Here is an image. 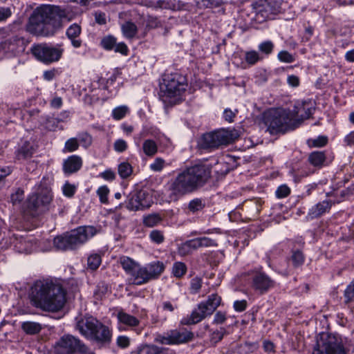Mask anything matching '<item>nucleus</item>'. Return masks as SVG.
<instances>
[{"label":"nucleus","instance_id":"f257e3e1","mask_svg":"<svg viewBox=\"0 0 354 354\" xmlns=\"http://www.w3.org/2000/svg\"><path fill=\"white\" fill-rule=\"evenodd\" d=\"M212 176V166L195 164L180 171L167 183L170 201H177L181 197L194 193L203 187Z\"/></svg>","mask_w":354,"mask_h":354},{"label":"nucleus","instance_id":"f03ea898","mask_svg":"<svg viewBox=\"0 0 354 354\" xmlns=\"http://www.w3.org/2000/svg\"><path fill=\"white\" fill-rule=\"evenodd\" d=\"M64 20H70L65 10L55 6H42L30 16L26 30L36 36H52L62 26Z\"/></svg>","mask_w":354,"mask_h":354},{"label":"nucleus","instance_id":"7ed1b4c3","mask_svg":"<svg viewBox=\"0 0 354 354\" xmlns=\"http://www.w3.org/2000/svg\"><path fill=\"white\" fill-rule=\"evenodd\" d=\"M32 304L44 311L57 312L66 302L65 292L61 285L51 279H39L30 288Z\"/></svg>","mask_w":354,"mask_h":354},{"label":"nucleus","instance_id":"20e7f679","mask_svg":"<svg viewBox=\"0 0 354 354\" xmlns=\"http://www.w3.org/2000/svg\"><path fill=\"white\" fill-rule=\"evenodd\" d=\"M263 120L271 134L284 133L297 129L291 110L287 109H269L263 113Z\"/></svg>","mask_w":354,"mask_h":354},{"label":"nucleus","instance_id":"39448f33","mask_svg":"<svg viewBox=\"0 0 354 354\" xmlns=\"http://www.w3.org/2000/svg\"><path fill=\"white\" fill-rule=\"evenodd\" d=\"M97 232L93 226H80L62 236L55 237L53 241L54 245L61 250H73L85 243Z\"/></svg>","mask_w":354,"mask_h":354},{"label":"nucleus","instance_id":"423d86ee","mask_svg":"<svg viewBox=\"0 0 354 354\" xmlns=\"http://www.w3.org/2000/svg\"><path fill=\"white\" fill-rule=\"evenodd\" d=\"M76 328L87 339L99 344H107L111 340L109 328L97 319L89 317L81 319L77 322Z\"/></svg>","mask_w":354,"mask_h":354},{"label":"nucleus","instance_id":"0eeeda50","mask_svg":"<svg viewBox=\"0 0 354 354\" xmlns=\"http://www.w3.org/2000/svg\"><path fill=\"white\" fill-rule=\"evenodd\" d=\"M221 303V297L217 294H212L205 301L199 303L189 315L184 317L180 320V324L189 326L199 323L212 315Z\"/></svg>","mask_w":354,"mask_h":354},{"label":"nucleus","instance_id":"6e6552de","mask_svg":"<svg viewBox=\"0 0 354 354\" xmlns=\"http://www.w3.org/2000/svg\"><path fill=\"white\" fill-rule=\"evenodd\" d=\"M239 137V131L234 129H220L204 134L199 141V146L204 149L218 148L233 142Z\"/></svg>","mask_w":354,"mask_h":354},{"label":"nucleus","instance_id":"1a4fd4ad","mask_svg":"<svg viewBox=\"0 0 354 354\" xmlns=\"http://www.w3.org/2000/svg\"><path fill=\"white\" fill-rule=\"evenodd\" d=\"M53 196L47 187L39 186L27 200L26 209L33 216L48 210Z\"/></svg>","mask_w":354,"mask_h":354},{"label":"nucleus","instance_id":"9d476101","mask_svg":"<svg viewBox=\"0 0 354 354\" xmlns=\"http://www.w3.org/2000/svg\"><path fill=\"white\" fill-rule=\"evenodd\" d=\"M30 50L37 60L45 64L59 61L64 52L62 44L53 46L46 43L35 44Z\"/></svg>","mask_w":354,"mask_h":354},{"label":"nucleus","instance_id":"9b49d317","mask_svg":"<svg viewBox=\"0 0 354 354\" xmlns=\"http://www.w3.org/2000/svg\"><path fill=\"white\" fill-rule=\"evenodd\" d=\"M186 79L184 76L174 73L164 79V85L160 89V96L166 102L168 100L180 96L187 88Z\"/></svg>","mask_w":354,"mask_h":354},{"label":"nucleus","instance_id":"f8f14e48","mask_svg":"<svg viewBox=\"0 0 354 354\" xmlns=\"http://www.w3.org/2000/svg\"><path fill=\"white\" fill-rule=\"evenodd\" d=\"M313 354H347L340 337L324 334L314 347Z\"/></svg>","mask_w":354,"mask_h":354},{"label":"nucleus","instance_id":"ddd939ff","mask_svg":"<svg viewBox=\"0 0 354 354\" xmlns=\"http://www.w3.org/2000/svg\"><path fill=\"white\" fill-rule=\"evenodd\" d=\"M86 345L72 335H64L54 345L55 354H86Z\"/></svg>","mask_w":354,"mask_h":354},{"label":"nucleus","instance_id":"4468645a","mask_svg":"<svg viewBox=\"0 0 354 354\" xmlns=\"http://www.w3.org/2000/svg\"><path fill=\"white\" fill-rule=\"evenodd\" d=\"M151 203V197L149 193L144 190H140L130 196L127 203V208L131 211H138L149 208Z\"/></svg>","mask_w":354,"mask_h":354},{"label":"nucleus","instance_id":"2eb2a0df","mask_svg":"<svg viewBox=\"0 0 354 354\" xmlns=\"http://www.w3.org/2000/svg\"><path fill=\"white\" fill-rule=\"evenodd\" d=\"M314 108L310 102H297L291 110L292 117L295 122L296 127H299L304 120L308 119L313 114Z\"/></svg>","mask_w":354,"mask_h":354},{"label":"nucleus","instance_id":"dca6fc26","mask_svg":"<svg viewBox=\"0 0 354 354\" xmlns=\"http://www.w3.org/2000/svg\"><path fill=\"white\" fill-rule=\"evenodd\" d=\"M275 282L264 272H256L252 278V288L259 292L264 294L272 288Z\"/></svg>","mask_w":354,"mask_h":354},{"label":"nucleus","instance_id":"f3484780","mask_svg":"<svg viewBox=\"0 0 354 354\" xmlns=\"http://www.w3.org/2000/svg\"><path fill=\"white\" fill-rule=\"evenodd\" d=\"M169 332L171 345L187 343L194 339V333L186 328L171 330Z\"/></svg>","mask_w":354,"mask_h":354},{"label":"nucleus","instance_id":"a211bd4d","mask_svg":"<svg viewBox=\"0 0 354 354\" xmlns=\"http://www.w3.org/2000/svg\"><path fill=\"white\" fill-rule=\"evenodd\" d=\"M169 348L153 344L142 343L131 352V354H169Z\"/></svg>","mask_w":354,"mask_h":354},{"label":"nucleus","instance_id":"6ab92c4d","mask_svg":"<svg viewBox=\"0 0 354 354\" xmlns=\"http://www.w3.org/2000/svg\"><path fill=\"white\" fill-rule=\"evenodd\" d=\"M82 159L80 156L73 155L68 157L63 162L64 174L70 175L77 172L82 167Z\"/></svg>","mask_w":354,"mask_h":354},{"label":"nucleus","instance_id":"aec40b11","mask_svg":"<svg viewBox=\"0 0 354 354\" xmlns=\"http://www.w3.org/2000/svg\"><path fill=\"white\" fill-rule=\"evenodd\" d=\"M333 204H334V202L330 200H324L318 203L309 209L307 216L308 218L314 219L320 217L324 214L329 212Z\"/></svg>","mask_w":354,"mask_h":354},{"label":"nucleus","instance_id":"412c9836","mask_svg":"<svg viewBox=\"0 0 354 354\" xmlns=\"http://www.w3.org/2000/svg\"><path fill=\"white\" fill-rule=\"evenodd\" d=\"M81 32V27L77 24L71 25L66 30V35L74 48H77L82 46V40L80 38Z\"/></svg>","mask_w":354,"mask_h":354},{"label":"nucleus","instance_id":"4be33fe9","mask_svg":"<svg viewBox=\"0 0 354 354\" xmlns=\"http://www.w3.org/2000/svg\"><path fill=\"white\" fill-rule=\"evenodd\" d=\"M118 322L131 329L138 327L140 325V320L135 316L131 315L121 310L117 313Z\"/></svg>","mask_w":354,"mask_h":354},{"label":"nucleus","instance_id":"5701e85b","mask_svg":"<svg viewBox=\"0 0 354 354\" xmlns=\"http://www.w3.org/2000/svg\"><path fill=\"white\" fill-rule=\"evenodd\" d=\"M131 281L132 283L136 285H142L149 281L147 275V270L145 266L137 265L134 271L131 275Z\"/></svg>","mask_w":354,"mask_h":354},{"label":"nucleus","instance_id":"b1692460","mask_svg":"<svg viewBox=\"0 0 354 354\" xmlns=\"http://www.w3.org/2000/svg\"><path fill=\"white\" fill-rule=\"evenodd\" d=\"M149 281L157 279L164 271L165 265L160 261H153L145 266Z\"/></svg>","mask_w":354,"mask_h":354},{"label":"nucleus","instance_id":"393cba45","mask_svg":"<svg viewBox=\"0 0 354 354\" xmlns=\"http://www.w3.org/2000/svg\"><path fill=\"white\" fill-rule=\"evenodd\" d=\"M35 152L33 145L28 141H25L19 147L17 152V158L19 160H26L32 157Z\"/></svg>","mask_w":354,"mask_h":354},{"label":"nucleus","instance_id":"a878e982","mask_svg":"<svg viewBox=\"0 0 354 354\" xmlns=\"http://www.w3.org/2000/svg\"><path fill=\"white\" fill-rule=\"evenodd\" d=\"M32 241V238L20 240L15 244V248L20 253H30L36 249V245Z\"/></svg>","mask_w":354,"mask_h":354},{"label":"nucleus","instance_id":"bb28decb","mask_svg":"<svg viewBox=\"0 0 354 354\" xmlns=\"http://www.w3.org/2000/svg\"><path fill=\"white\" fill-rule=\"evenodd\" d=\"M326 159V154L324 151H313L308 156L309 162L314 167L320 168L324 165Z\"/></svg>","mask_w":354,"mask_h":354},{"label":"nucleus","instance_id":"cd10ccee","mask_svg":"<svg viewBox=\"0 0 354 354\" xmlns=\"http://www.w3.org/2000/svg\"><path fill=\"white\" fill-rule=\"evenodd\" d=\"M121 30L124 37L127 39H133L138 32L137 26L130 21H125L121 25Z\"/></svg>","mask_w":354,"mask_h":354},{"label":"nucleus","instance_id":"c85d7f7f","mask_svg":"<svg viewBox=\"0 0 354 354\" xmlns=\"http://www.w3.org/2000/svg\"><path fill=\"white\" fill-rule=\"evenodd\" d=\"M143 153L148 157L154 156L158 150L156 142L152 139H147L142 143Z\"/></svg>","mask_w":354,"mask_h":354},{"label":"nucleus","instance_id":"c756f323","mask_svg":"<svg viewBox=\"0 0 354 354\" xmlns=\"http://www.w3.org/2000/svg\"><path fill=\"white\" fill-rule=\"evenodd\" d=\"M21 328L28 335H35L39 333L42 327L39 323L34 322H25L21 324Z\"/></svg>","mask_w":354,"mask_h":354},{"label":"nucleus","instance_id":"7c9ffc66","mask_svg":"<svg viewBox=\"0 0 354 354\" xmlns=\"http://www.w3.org/2000/svg\"><path fill=\"white\" fill-rule=\"evenodd\" d=\"M205 207V201L202 198H196L189 201L187 205V209L189 212L195 214L202 211Z\"/></svg>","mask_w":354,"mask_h":354},{"label":"nucleus","instance_id":"2f4dec72","mask_svg":"<svg viewBox=\"0 0 354 354\" xmlns=\"http://www.w3.org/2000/svg\"><path fill=\"white\" fill-rule=\"evenodd\" d=\"M201 248L200 242L198 238L191 239L186 241L180 248V252L183 254L189 253L194 250H196Z\"/></svg>","mask_w":354,"mask_h":354},{"label":"nucleus","instance_id":"473e14b6","mask_svg":"<svg viewBox=\"0 0 354 354\" xmlns=\"http://www.w3.org/2000/svg\"><path fill=\"white\" fill-rule=\"evenodd\" d=\"M120 263L122 268L126 271L127 273H128L130 275H131V274L134 271V269L138 265L129 257L121 258Z\"/></svg>","mask_w":354,"mask_h":354},{"label":"nucleus","instance_id":"72a5a7b5","mask_svg":"<svg viewBox=\"0 0 354 354\" xmlns=\"http://www.w3.org/2000/svg\"><path fill=\"white\" fill-rule=\"evenodd\" d=\"M162 221V217L158 214H149L144 218L143 223L145 225L153 227L160 223Z\"/></svg>","mask_w":354,"mask_h":354},{"label":"nucleus","instance_id":"f704fd0d","mask_svg":"<svg viewBox=\"0 0 354 354\" xmlns=\"http://www.w3.org/2000/svg\"><path fill=\"white\" fill-rule=\"evenodd\" d=\"M304 259V255L301 251L297 250L292 252L290 260L295 268H298L303 265Z\"/></svg>","mask_w":354,"mask_h":354},{"label":"nucleus","instance_id":"c9c22d12","mask_svg":"<svg viewBox=\"0 0 354 354\" xmlns=\"http://www.w3.org/2000/svg\"><path fill=\"white\" fill-rule=\"evenodd\" d=\"M80 143L76 138H71L65 142L63 151L65 153L73 152L78 149Z\"/></svg>","mask_w":354,"mask_h":354},{"label":"nucleus","instance_id":"e433bc0d","mask_svg":"<svg viewBox=\"0 0 354 354\" xmlns=\"http://www.w3.org/2000/svg\"><path fill=\"white\" fill-rule=\"evenodd\" d=\"M132 171V167L129 162H124L118 165V174L122 178H127Z\"/></svg>","mask_w":354,"mask_h":354},{"label":"nucleus","instance_id":"4c0bfd02","mask_svg":"<svg viewBox=\"0 0 354 354\" xmlns=\"http://www.w3.org/2000/svg\"><path fill=\"white\" fill-rule=\"evenodd\" d=\"M186 271L187 266L184 263L176 262L174 263L172 273L176 277H182L186 273Z\"/></svg>","mask_w":354,"mask_h":354},{"label":"nucleus","instance_id":"58836bf2","mask_svg":"<svg viewBox=\"0 0 354 354\" xmlns=\"http://www.w3.org/2000/svg\"><path fill=\"white\" fill-rule=\"evenodd\" d=\"M102 259L100 255L97 254H91L88 257L87 264L88 267L94 270H96L101 264Z\"/></svg>","mask_w":354,"mask_h":354},{"label":"nucleus","instance_id":"ea45409f","mask_svg":"<svg viewBox=\"0 0 354 354\" xmlns=\"http://www.w3.org/2000/svg\"><path fill=\"white\" fill-rule=\"evenodd\" d=\"M129 112V108L127 106H120L112 111V116L116 120H120L125 117Z\"/></svg>","mask_w":354,"mask_h":354},{"label":"nucleus","instance_id":"a19ab883","mask_svg":"<svg viewBox=\"0 0 354 354\" xmlns=\"http://www.w3.org/2000/svg\"><path fill=\"white\" fill-rule=\"evenodd\" d=\"M165 160L160 157H158L150 164L149 168L154 172H160L165 168Z\"/></svg>","mask_w":354,"mask_h":354},{"label":"nucleus","instance_id":"79ce46f5","mask_svg":"<svg viewBox=\"0 0 354 354\" xmlns=\"http://www.w3.org/2000/svg\"><path fill=\"white\" fill-rule=\"evenodd\" d=\"M344 296L346 304L354 302V280L347 286L344 290Z\"/></svg>","mask_w":354,"mask_h":354},{"label":"nucleus","instance_id":"37998d69","mask_svg":"<svg viewBox=\"0 0 354 354\" xmlns=\"http://www.w3.org/2000/svg\"><path fill=\"white\" fill-rule=\"evenodd\" d=\"M260 59L259 53L255 50L248 51L245 54V59L250 65L255 64Z\"/></svg>","mask_w":354,"mask_h":354},{"label":"nucleus","instance_id":"c03bdc74","mask_svg":"<svg viewBox=\"0 0 354 354\" xmlns=\"http://www.w3.org/2000/svg\"><path fill=\"white\" fill-rule=\"evenodd\" d=\"M226 334V330L224 328H221L219 330L214 331L210 335V342L213 344H216L223 338Z\"/></svg>","mask_w":354,"mask_h":354},{"label":"nucleus","instance_id":"a18cd8bd","mask_svg":"<svg viewBox=\"0 0 354 354\" xmlns=\"http://www.w3.org/2000/svg\"><path fill=\"white\" fill-rule=\"evenodd\" d=\"M76 138H77L80 145L84 148L88 147L92 143L91 136L86 132L78 134Z\"/></svg>","mask_w":354,"mask_h":354},{"label":"nucleus","instance_id":"49530a36","mask_svg":"<svg viewBox=\"0 0 354 354\" xmlns=\"http://www.w3.org/2000/svg\"><path fill=\"white\" fill-rule=\"evenodd\" d=\"M109 189L107 186L104 185L100 187L97 190V194L99 196L100 201L102 203L106 204L108 203V195Z\"/></svg>","mask_w":354,"mask_h":354},{"label":"nucleus","instance_id":"de8ad7c7","mask_svg":"<svg viewBox=\"0 0 354 354\" xmlns=\"http://www.w3.org/2000/svg\"><path fill=\"white\" fill-rule=\"evenodd\" d=\"M144 21L147 29H153L160 26V21L156 17L147 16Z\"/></svg>","mask_w":354,"mask_h":354},{"label":"nucleus","instance_id":"09e8293b","mask_svg":"<svg viewBox=\"0 0 354 354\" xmlns=\"http://www.w3.org/2000/svg\"><path fill=\"white\" fill-rule=\"evenodd\" d=\"M278 59L284 63H292L295 61V57L286 50H281L279 53Z\"/></svg>","mask_w":354,"mask_h":354},{"label":"nucleus","instance_id":"8fccbe9b","mask_svg":"<svg viewBox=\"0 0 354 354\" xmlns=\"http://www.w3.org/2000/svg\"><path fill=\"white\" fill-rule=\"evenodd\" d=\"M223 3V0H201V2H198V3H201V6L210 8H218Z\"/></svg>","mask_w":354,"mask_h":354},{"label":"nucleus","instance_id":"3c124183","mask_svg":"<svg viewBox=\"0 0 354 354\" xmlns=\"http://www.w3.org/2000/svg\"><path fill=\"white\" fill-rule=\"evenodd\" d=\"M202 286V279L199 277H194L190 282V291L192 294L197 293Z\"/></svg>","mask_w":354,"mask_h":354},{"label":"nucleus","instance_id":"603ef678","mask_svg":"<svg viewBox=\"0 0 354 354\" xmlns=\"http://www.w3.org/2000/svg\"><path fill=\"white\" fill-rule=\"evenodd\" d=\"M128 145L127 142L123 139H118L113 144V148L115 151L122 153L127 149Z\"/></svg>","mask_w":354,"mask_h":354},{"label":"nucleus","instance_id":"864d4df0","mask_svg":"<svg viewBox=\"0 0 354 354\" xmlns=\"http://www.w3.org/2000/svg\"><path fill=\"white\" fill-rule=\"evenodd\" d=\"M274 44L271 41L262 42L259 46V50L267 55L270 54L273 50Z\"/></svg>","mask_w":354,"mask_h":354},{"label":"nucleus","instance_id":"5fc2aeb1","mask_svg":"<svg viewBox=\"0 0 354 354\" xmlns=\"http://www.w3.org/2000/svg\"><path fill=\"white\" fill-rule=\"evenodd\" d=\"M116 344L121 348H127L130 345V339L126 335H120L116 339Z\"/></svg>","mask_w":354,"mask_h":354},{"label":"nucleus","instance_id":"6e6d98bb","mask_svg":"<svg viewBox=\"0 0 354 354\" xmlns=\"http://www.w3.org/2000/svg\"><path fill=\"white\" fill-rule=\"evenodd\" d=\"M62 190L64 196L67 197H72L75 193L76 187L74 185L70 184L69 183L66 182L64 185Z\"/></svg>","mask_w":354,"mask_h":354},{"label":"nucleus","instance_id":"4d7b16f0","mask_svg":"<svg viewBox=\"0 0 354 354\" xmlns=\"http://www.w3.org/2000/svg\"><path fill=\"white\" fill-rule=\"evenodd\" d=\"M116 40L113 37H106L102 40V45L103 48L106 50H111L115 45Z\"/></svg>","mask_w":354,"mask_h":354},{"label":"nucleus","instance_id":"13d9d810","mask_svg":"<svg viewBox=\"0 0 354 354\" xmlns=\"http://www.w3.org/2000/svg\"><path fill=\"white\" fill-rule=\"evenodd\" d=\"M290 193V188L285 185L279 186L276 190V196L279 198H285L288 196Z\"/></svg>","mask_w":354,"mask_h":354},{"label":"nucleus","instance_id":"bf43d9fd","mask_svg":"<svg viewBox=\"0 0 354 354\" xmlns=\"http://www.w3.org/2000/svg\"><path fill=\"white\" fill-rule=\"evenodd\" d=\"M198 239L200 242L201 248L213 247V246L217 245L216 241H214L210 238L204 236V237H200Z\"/></svg>","mask_w":354,"mask_h":354},{"label":"nucleus","instance_id":"052dcab7","mask_svg":"<svg viewBox=\"0 0 354 354\" xmlns=\"http://www.w3.org/2000/svg\"><path fill=\"white\" fill-rule=\"evenodd\" d=\"M24 191L21 189H18L15 194H12L11 195L10 198L13 205H16L17 203H19L24 199Z\"/></svg>","mask_w":354,"mask_h":354},{"label":"nucleus","instance_id":"680f3d73","mask_svg":"<svg viewBox=\"0 0 354 354\" xmlns=\"http://www.w3.org/2000/svg\"><path fill=\"white\" fill-rule=\"evenodd\" d=\"M150 239L156 243H161L164 241V236L160 231L153 230L150 233Z\"/></svg>","mask_w":354,"mask_h":354},{"label":"nucleus","instance_id":"e2e57ef3","mask_svg":"<svg viewBox=\"0 0 354 354\" xmlns=\"http://www.w3.org/2000/svg\"><path fill=\"white\" fill-rule=\"evenodd\" d=\"M155 342L161 344L171 345L169 332L163 335H158L155 338Z\"/></svg>","mask_w":354,"mask_h":354},{"label":"nucleus","instance_id":"0e129e2a","mask_svg":"<svg viewBox=\"0 0 354 354\" xmlns=\"http://www.w3.org/2000/svg\"><path fill=\"white\" fill-rule=\"evenodd\" d=\"M227 319L226 314L224 312L218 311L214 315L213 319L214 324H222Z\"/></svg>","mask_w":354,"mask_h":354},{"label":"nucleus","instance_id":"69168bd1","mask_svg":"<svg viewBox=\"0 0 354 354\" xmlns=\"http://www.w3.org/2000/svg\"><path fill=\"white\" fill-rule=\"evenodd\" d=\"M328 139L325 136H319L312 140V145L315 147H322L326 145Z\"/></svg>","mask_w":354,"mask_h":354},{"label":"nucleus","instance_id":"338daca9","mask_svg":"<svg viewBox=\"0 0 354 354\" xmlns=\"http://www.w3.org/2000/svg\"><path fill=\"white\" fill-rule=\"evenodd\" d=\"M115 51L120 53L122 55H127L129 50L127 46L124 43L121 42L118 44H115Z\"/></svg>","mask_w":354,"mask_h":354},{"label":"nucleus","instance_id":"774afa93","mask_svg":"<svg viewBox=\"0 0 354 354\" xmlns=\"http://www.w3.org/2000/svg\"><path fill=\"white\" fill-rule=\"evenodd\" d=\"M288 84L292 87H297L299 85V78L295 75H289L287 78Z\"/></svg>","mask_w":354,"mask_h":354}]
</instances>
